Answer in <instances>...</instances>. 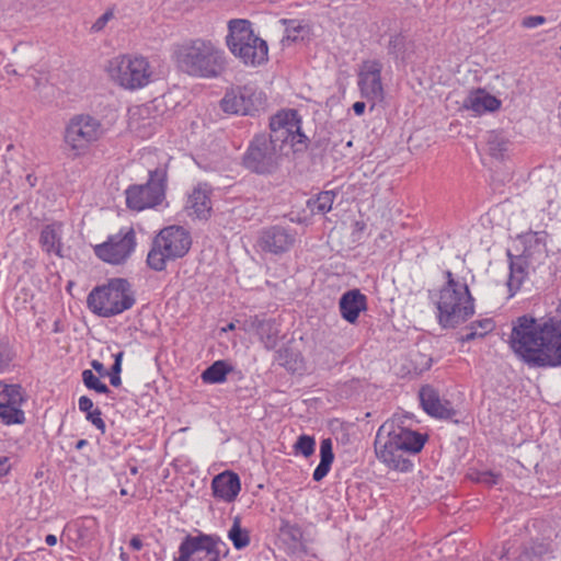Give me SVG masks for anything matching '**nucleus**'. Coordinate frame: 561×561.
Wrapping results in <instances>:
<instances>
[{
	"label": "nucleus",
	"instance_id": "f257e3e1",
	"mask_svg": "<svg viewBox=\"0 0 561 561\" xmlns=\"http://www.w3.org/2000/svg\"><path fill=\"white\" fill-rule=\"evenodd\" d=\"M510 345L531 367L561 366V319L539 324L533 317H518L513 324Z\"/></svg>",
	"mask_w": 561,
	"mask_h": 561
},
{
	"label": "nucleus",
	"instance_id": "f03ea898",
	"mask_svg": "<svg viewBox=\"0 0 561 561\" xmlns=\"http://www.w3.org/2000/svg\"><path fill=\"white\" fill-rule=\"evenodd\" d=\"M171 59L180 72L197 79H218L228 69L226 51L217 42L205 37L175 43L171 49Z\"/></svg>",
	"mask_w": 561,
	"mask_h": 561
},
{
	"label": "nucleus",
	"instance_id": "7ed1b4c3",
	"mask_svg": "<svg viewBox=\"0 0 561 561\" xmlns=\"http://www.w3.org/2000/svg\"><path fill=\"white\" fill-rule=\"evenodd\" d=\"M425 442V435L403 427L393 421H387L377 431L375 453L377 458L389 469L409 472L413 468L409 455L420 453Z\"/></svg>",
	"mask_w": 561,
	"mask_h": 561
},
{
	"label": "nucleus",
	"instance_id": "20e7f679",
	"mask_svg": "<svg viewBox=\"0 0 561 561\" xmlns=\"http://www.w3.org/2000/svg\"><path fill=\"white\" fill-rule=\"evenodd\" d=\"M226 45L245 66L256 67L267 60V43L254 33L248 20L233 19L228 22Z\"/></svg>",
	"mask_w": 561,
	"mask_h": 561
},
{
	"label": "nucleus",
	"instance_id": "39448f33",
	"mask_svg": "<svg viewBox=\"0 0 561 561\" xmlns=\"http://www.w3.org/2000/svg\"><path fill=\"white\" fill-rule=\"evenodd\" d=\"M135 302L131 285L124 278H113L107 284L93 288L87 299L89 309L103 318L121 314Z\"/></svg>",
	"mask_w": 561,
	"mask_h": 561
},
{
	"label": "nucleus",
	"instance_id": "423d86ee",
	"mask_svg": "<svg viewBox=\"0 0 561 561\" xmlns=\"http://www.w3.org/2000/svg\"><path fill=\"white\" fill-rule=\"evenodd\" d=\"M192 245L190 232L181 226H169L159 231L147 255L148 266L162 272L169 262L184 257Z\"/></svg>",
	"mask_w": 561,
	"mask_h": 561
},
{
	"label": "nucleus",
	"instance_id": "0eeeda50",
	"mask_svg": "<svg viewBox=\"0 0 561 561\" xmlns=\"http://www.w3.org/2000/svg\"><path fill=\"white\" fill-rule=\"evenodd\" d=\"M436 307L438 323L445 329L456 328L474 313V299L468 285L440 288Z\"/></svg>",
	"mask_w": 561,
	"mask_h": 561
},
{
	"label": "nucleus",
	"instance_id": "6e6552de",
	"mask_svg": "<svg viewBox=\"0 0 561 561\" xmlns=\"http://www.w3.org/2000/svg\"><path fill=\"white\" fill-rule=\"evenodd\" d=\"M168 183L167 164L149 170V179L145 184L130 185L126 194V205L133 210H144L160 205L165 197Z\"/></svg>",
	"mask_w": 561,
	"mask_h": 561
},
{
	"label": "nucleus",
	"instance_id": "1a4fd4ad",
	"mask_svg": "<svg viewBox=\"0 0 561 561\" xmlns=\"http://www.w3.org/2000/svg\"><path fill=\"white\" fill-rule=\"evenodd\" d=\"M107 71L122 87L130 90L147 85L151 77L149 62L140 56L115 57L110 60Z\"/></svg>",
	"mask_w": 561,
	"mask_h": 561
},
{
	"label": "nucleus",
	"instance_id": "9d476101",
	"mask_svg": "<svg viewBox=\"0 0 561 561\" xmlns=\"http://www.w3.org/2000/svg\"><path fill=\"white\" fill-rule=\"evenodd\" d=\"M103 134L104 127L100 119L89 114H78L71 117L66 126L65 144L80 156L101 139Z\"/></svg>",
	"mask_w": 561,
	"mask_h": 561
},
{
	"label": "nucleus",
	"instance_id": "9b49d317",
	"mask_svg": "<svg viewBox=\"0 0 561 561\" xmlns=\"http://www.w3.org/2000/svg\"><path fill=\"white\" fill-rule=\"evenodd\" d=\"M280 161V148L278 145L272 144L267 134L255 135L243 156V165L257 174L274 173Z\"/></svg>",
	"mask_w": 561,
	"mask_h": 561
},
{
	"label": "nucleus",
	"instance_id": "f8f14e48",
	"mask_svg": "<svg viewBox=\"0 0 561 561\" xmlns=\"http://www.w3.org/2000/svg\"><path fill=\"white\" fill-rule=\"evenodd\" d=\"M270 129L267 137L272 144L278 145L280 150L285 144H290L293 147L306 145L307 137L301 131V119L296 110L280 111L272 116Z\"/></svg>",
	"mask_w": 561,
	"mask_h": 561
},
{
	"label": "nucleus",
	"instance_id": "ddd939ff",
	"mask_svg": "<svg viewBox=\"0 0 561 561\" xmlns=\"http://www.w3.org/2000/svg\"><path fill=\"white\" fill-rule=\"evenodd\" d=\"M136 234L131 227L122 228L118 233L110 236L107 241L94 247L95 255L104 262L121 264L134 252Z\"/></svg>",
	"mask_w": 561,
	"mask_h": 561
},
{
	"label": "nucleus",
	"instance_id": "4468645a",
	"mask_svg": "<svg viewBox=\"0 0 561 561\" xmlns=\"http://www.w3.org/2000/svg\"><path fill=\"white\" fill-rule=\"evenodd\" d=\"M26 399L20 385H8L0 381V424L21 425L25 422L22 410Z\"/></svg>",
	"mask_w": 561,
	"mask_h": 561
},
{
	"label": "nucleus",
	"instance_id": "2eb2a0df",
	"mask_svg": "<svg viewBox=\"0 0 561 561\" xmlns=\"http://www.w3.org/2000/svg\"><path fill=\"white\" fill-rule=\"evenodd\" d=\"M215 553H228L226 543L219 537L204 534L187 535L179 547L178 558L184 557V561H193L195 558H207Z\"/></svg>",
	"mask_w": 561,
	"mask_h": 561
},
{
	"label": "nucleus",
	"instance_id": "dca6fc26",
	"mask_svg": "<svg viewBox=\"0 0 561 561\" xmlns=\"http://www.w3.org/2000/svg\"><path fill=\"white\" fill-rule=\"evenodd\" d=\"M261 251L273 255H282L295 245L296 231L279 225L264 228L257 238Z\"/></svg>",
	"mask_w": 561,
	"mask_h": 561
},
{
	"label": "nucleus",
	"instance_id": "f3484780",
	"mask_svg": "<svg viewBox=\"0 0 561 561\" xmlns=\"http://www.w3.org/2000/svg\"><path fill=\"white\" fill-rule=\"evenodd\" d=\"M381 70L382 65L378 60H366L363 62L358 75V87L364 98L373 101L382 100Z\"/></svg>",
	"mask_w": 561,
	"mask_h": 561
},
{
	"label": "nucleus",
	"instance_id": "a211bd4d",
	"mask_svg": "<svg viewBox=\"0 0 561 561\" xmlns=\"http://www.w3.org/2000/svg\"><path fill=\"white\" fill-rule=\"evenodd\" d=\"M510 262V276L507 287L511 296H514L526 283L536 284L542 274L539 270L530 267L524 259L507 252Z\"/></svg>",
	"mask_w": 561,
	"mask_h": 561
},
{
	"label": "nucleus",
	"instance_id": "6ab92c4d",
	"mask_svg": "<svg viewBox=\"0 0 561 561\" xmlns=\"http://www.w3.org/2000/svg\"><path fill=\"white\" fill-rule=\"evenodd\" d=\"M523 245L524 249L517 256L524 259V261L530 264V267L546 273L548 250L543 236L539 232L527 233L523 237Z\"/></svg>",
	"mask_w": 561,
	"mask_h": 561
},
{
	"label": "nucleus",
	"instance_id": "aec40b11",
	"mask_svg": "<svg viewBox=\"0 0 561 561\" xmlns=\"http://www.w3.org/2000/svg\"><path fill=\"white\" fill-rule=\"evenodd\" d=\"M255 100L252 89L242 87L228 91L220 101V106L226 113L249 115L255 111Z\"/></svg>",
	"mask_w": 561,
	"mask_h": 561
},
{
	"label": "nucleus",
	"instance_id": "412c9836",
	"mask_svg": "<svg viewBox=\"0 0 561 561\" xmlns=\"http://www.w3.org/2000/svg\"><path fill=\"white\" fill-rule=\"evenodd\" d=\"M420 401L423 410L436 419H451L456 415L451 403L439 397L438 392L431 386H424L420 390Z\"/></svg>",
	"mask_w": 561,
	"mask_h": 561
},
{
	"label": "nucleus",
	"instance_id": "4be33fe9",
	"mask_svg": "<svg viewBox=\"0 0 561 561\" xmlns=\"http://www.w3.org/2000/svg\"><path fill=\"white\" fill-rule=\"evenodd\" d=\"M367 309V297L357 288L345 291L339 300L341 317L348 323H356L362 311Z\"/></svg>",
	"mask_w": 561,
	"mask_h": 561
},
{
	"label": "nucleus",
	"instance_id": "5701e85b",
	"mask_svg": "<svg viewBox=\"0 0 561 561\" xmlns=\"http://www.w3.org/2000/svg\"><path fill=\"white\" fill-rule=\"evenodd\" d=\"M211 489L215 497L232 502L241 489L240 478L231 471L219 473L213 479Z\"/></svg>",
	"mask_w": 561,
	"mask_h": 561
},
{
	"label": "nucleus",
	"instance_id": "b1692460",
	"mask_svg": "<svg viewBox=\"0 0 561 561\" xmlns=\"http://www.w3.org/2000/svg\"><path fill=\"white\" fill-rule=\"evenodd\" d=\"M501 106L500 100L482 89L469 93L463 101V107L477 114L496 111Z\"/></svg>",
	"mask_w": 561,
	"mask_h": 561
},
{
	"label": "nucleus",
	"instance_id": "393cba45",
	"mask_svg": "<svg viewBox=\"0 0 561 561\" xmlns=\"http://www.w3.org/2000/svg\"><path fill=\"white\" fill-rule=\"evenodd\" d=\"M250 327L255 331L265 348L272 350L276 346L279 330L275 320L254 317L250 321Z\"/></svg>",
	"mask_w": 561,
	"mask_h": 561
},
{
	"label": "nucleus",
	"instance_id": "a878e982",
	"mask_svg": "<svg viewBox=\"0 0 561 561\" xmlns=\"http://www.w3.org/2000/svg\"><path fill=\"white\" fill-rule=\"evenodd\" d=\"M186 210L190 216L206 219L211 210L209 193L202 186H197L188 195Z\"/></svg>",
	"mask_w": 561,
	"mask_h": 561
},
{
	"label": "nucleus",
	"instance_id": "bb28decb",
	"mask_svg": "<svg viewBox=\"0 0 561 561\" xmlns=\"http://www.w3.org/2000/svg\"><path fill=\"white\" fill-rule=\"evenodd\" d=\"M61 234L62 225L60 222H54L47 225L42 229L39 243L44 251L47 253H55L58 256L61 254Z\"/></svg>",
	"mask_w": 561,
	"mask_h": 561
},
{
	"label": "nucleus",
	"instance_id": "cd10ccee",
	"mask_svg": "<svg viewBox=\"0 0 561 561\" xmlns=\"http://www.w3.org/2000/svg\"><path fill=\"white\" fill-rule=\"evenodd\" d=\"M333 460L334 454L332 449V440L330 438H324L320 443V463L317 466L312 474L314 481H321L329 473Z\"/></svg>",
	"mask_w": 561,
	"mask_h": 561
},
{
	"label": "nucleus",
	"instance_id": "c85d7f7f",
	"mask_svg": "<svg viewBox=\"0 0 561 561\" xmlns=\"http://www.w3.org/2000/svg\"><path fill=\"white\" fill-rule=\"evenodd\" d=\"M232 370V366L225 360H217L202 373V380L206 383H221L227 375Z\"/></svg>",
	"mask_w": 561,
	"mask_h": 561
},
{
	"label": "nucleus",
	"instance_id": "c756f323",
	"mask_svg": "<svg viewBox=\"0 0 561 561\" xmlns=\"http://www.w3.org/2000/svg\"><path fill=\"white\" fill-rule=\"evenodd\" d=\"M486 146L490 156L495 159H504L510 148V141L500 133L489 131Z\"/></svg>",
	"mask_w": 561,
	"mask_h": 561
},
{
	"label": "nucleus",
	"instance_id": "7c9ffc66",
	"mask_svg": "<svg viewBox=\"0 0 561 561\" xmlns=\"http://www.w3.org/2000/svg\"><path fill=\"white\" fill-rule=\"evenodd\" d=\"M335 196L334 191H323L317 197L310 198L307 206L313 214H327L332 209Z\"/></svg>",
	"mask_w": 561,
	"mask_h": 561
},
{
	"label": "nucleus",
	"instance_id": "2f4dec72",
	"mask_svg": "<svg viewBox=\"0 0 561 561\" xmlns=\"http://www.w3.org/2000/svg\"><path fill=\"white\" fill-rule=\"evenodd\" d=\"M228 538L237 550L244 549L250 545V533L241 527L240 517H234L232 526L228 530Z\"/></svg>",
	"mask_w": 561,
	"mask_h": 561
},
{
	"label": "nucleus",
	"instance_id": "473e14b6",
	"mask_svg": "<svg viewBox=\"0 0 561 561\" xmlns=\"http://www.w3.org/2000/svg\"><path fill=\"white\" fill-rule=\"evenodd\" d=\"M494 329V322L491 319L473 321L466 330L467 333L461 336V342H470L477 337H482Z\"/></svg>",
	"mask_w": 561,
	"mask_h": 561
},
{
	"label": "nucleus",
	"instance_id": "72a5a7b5",
	"mask_svg": "<svg viewBox=\"0 0 561 561\" xmlns=\"http://www.w3.org/2000/svg\"><path fill=\"white\" fill-rule=\"evenodd\" d=\"M286 24L285 36L282 39V43H294L298 39H304L305 36L309 33V28L306 24L298 20H288L284 21Z\"/></svg>",
	"mask_w": 561,
	"mask_h": 561
},
{
	"label": "nucleus",
	"instance_id": "f704fd0d",
	"mask_svg": "<svg viewBox=\"0 0 561 561\" xmlns=\"http://www.w3.org/2000/svg\"><path fill=\"white\" fill-rule=\"evenodd\" d=\"M407 37L399 33L394 34L390 37L388 44V53L392 55L396 59H405L407 51Z\"/></svg>",
	"mask_w": 561,
	"mask_h": 561
},
{
	"label": "nucleus",
	"instance_id": "c9c22d12",
	"mask_svg": "<svg viewBox=\"0 0 561 561\" xmlns=\"http://www.w3.org/2000/svg\"><path fill=\"white\" fill-rule=\"evenodd\" d=\"M82 381L84 386L90 389L94 390L98 393H110L108 387L103 383L98 376H95L92 370L85 369L82 371Z\"/></svg>",
	"mask_w": 561,
	"mask_h": 561
},
{
	"label": "nucleus",
	"instance_id": "e433bc0d",
	"mask_svg": "<svg viewBox=\"0 0 561 561\" xmlns=\"http://www.w3.org/2000/svg\"><path fill=\"white\" fill-rule=\"evenodd\" d=\"M316 440L312 436L300 435L295 445L294 451L296 455H302L304 457H310L314 453Z\"/></svg>",
	"mask_w": 561,
	"mask_h": 561
},
{
	"label": "nucleus",
	"instance_id": "4c0bfd02",
	"mask_svg": "<svg viewBox=\"0 0 561 561\" xmlns=\"http://www.w3.org/2000/svg\"><path fill=\"white\" fill-rule=\"evenodd\" d=\"M13 358L14 353L10 345L0 340V374L9 369Z\"/></svg>",
	"mask_w": 561,
	"mask_h": 561
},
{
	"label": "nucleus",
	"instance_id": "58836bf2",
	"mask_svg": "<svg viewBox=\"0 0 561 561\" xmlns=\"http://www.w3.org/2000/svg\"><path fill=\"white\" fill-rule=\"evenodd\" d=\"M149 108L148 107H138L135 111L130 112L129 116V127L131 130L141 133V127L146 128L147 126H150V123H144L140 124V117L144 116V114H148Z\"/></svg>",
	"mask_w": 561,
	"mask_h": 561
},
{
	"label": "nucleus",
	"instance_id": "ea45409f",
	"mask_svg": "<svg viewBox=\"0 0 561 561\" xmlns=\"http://www.w3.org/2000/svg\"><path fill=\"white\" fill-rule=\"evenodd\" d=\"M85 414L87 420L91 422L98 430H100L102 434H104L106 425L103 419L101 417V410L99 408H95L90 412H87Z\"/></svg>",
	"mask_w": 561,
	"mask_h": 561
},
{
	"label": "nucleus",
	"instance_id": "a19ab883",
	"mask_svg": "<svg viewBox=\"0 0 561 561\" xmlns=\"http://www.w3.org/2000/svg\"><path fill=\"white\" fill-rule=\"evenodd\" d=\"M294 355L288 348H284L278 352V360H280V365L285 366L289 370L297 369V356L291 358Z\"/></svg>",
	"mask_w": 561,
	"mask_h": 561
},
{
	"label": "nucleus",
	"instance_id": "79ce46f5",
	"mask_svg": "<svg viewBox=\"0 0 561 561\" xmlns=\"http://www.w3.org/2000/svg\"><path fill=\"white\" fill-rule=\"evenodd\" d=\"M280 531L284 536L289 537L294 542H299L302 537L300 528L296 525H290L288 523L282 526Z\"/></svg>",
	"mask_w": 561,
	"mask_h": 561
},
{
	"label": "nucleus",
	"instance_id": "37998d69",
	"mask_svg": "<svg viewBox=\"0 0 561 561\" xmlns=\"http://www.w3.org/2000/svg\"><path fill=\"white\" fill-rule=\"evenodd\" d=\"M477 481L486 485H493L497 483L499 474H495L491 471H483L478 474Z\"/></svg>",
	"mask_w": 561,
	"mask_h": 561
},
{
	"label": "nucleus",
	"instance_id": "c03bdc74",
	"mask_svg": "<svg viewBox=\"0 0 561 561\" xmlns=\"http://www.w3.org/2000/svg\"><path fill=\"white\" fill-rule=\"evenodd\" d=\"M113 18L112 11H106L103 13L92 25V30L94 32H100L104 28V26L107 24V22Z\"/></svg>",
	"mask_w": 561,
	"mask_h": 561
},
{
	"label": "nucleus",
	"instance_id": "a18cd8bd",
	"mask_svg": "<svg viewBox=\"0 0 561 561\" xmlns=\"http://www.w3.org/2000/svg\"><path fill=\"white\" fill-rule=\"evenodd\" d=\"M545 21H546V19L541 15H530V16H526L523 20L522 24L524 27L533 28V27L543 24Z\"/></svg>",
	"mask_w": 561,
	"mask_h": 561
},
{
	"label": "nucleus",
	"instance_id": "49530a36",
	"mask_svg": "<svg viewBox=\"0 0 561 561\" xmlns=\"http://www.w3.org/2000/svg\"><path fill=\"white\" fill-rule=\"evenodd\" d=\"M445 276H446V284L442 288H451V287H459V286L467 285L465 282H460L459 279H456L450 271H446Z\"/></svg>",
	"mask_w": 561,
	"mask_h": 561
},
{
	"label": "nucleus",
	"instance_id": "de8ad7c7",
	"mask_svg": "<svg viewBox=\"0 0 561 561\" xmlns=\"http://www.w3.org/2000/svg\"><path fill=\"white\" fill-rule=\"evenodd\" d=\"M78 405H79V410L84 412V413L90 412L91 410H93V402L87 396H82V397L79 398Z\"/></svg>",
	"mask_w": 561,
	"mask_h": 561
},
{
	"label": "nucleus",
	"instance_id": "09e8293b",
	"mask_svg": "<svg viewBox=\"0 0 561 561\" xmlns=\"http://www.w3.org/2000/svg\"><path fill=\"white\" fill-rule=\"evenodd\" d=\"M123 356H124L123 352H118L117 354H115V356H114L115 360L111 368L112 371L110 374L121 375Z\"/></svg>",
	"mask_w": 561,
	"mask_h": 561
},
{
	"label": "nucleus",
	"instance_id": "8fccbe9b",
	"mask_svg": "<svg viewBox=\"0 0 561 561\" xmlns=\"http://www.w3.org/2000/svg\"><path fill=\"white\" fill-rule=\"evenodd\" d=\"M91 366L101 377L108 375V371L101 362L94 359L92 360Z\"/></svg>",
	"mask_w": 561,
	"mask_h": 561
},
{
	"label": "nucleus",
	"instance_id": "3c124183",
	"mask_svg": "<svg viewBox=\"0 0 561 561\" xmlns=\"http://www.w3.org/2000/svg\"><path fill=\"white\" fill-rule=\"evenodd\" d=\"M9 459L7 457H0V477L8 474L10 466L8 465Z\"/></svg>",
	"mask_w": 561,
	"mask_h": 561
},
{
	"label": "nucleus",
	"instance_id": "603ef678",
	"mask_svg": "<svg viewBox=\"0 0 561 561\" xmlns=\"http://www.w3.org/2000/svg\"><path fill=\"white\" fill-rule=\"evenodd\" d=\"M366 104L364 102H355L353 104V111L356 115L360 116L365 112Z\"/></svg>",
	"mask_w": 561,
	"mask_h": 561
},
{
	"label": "nucleus",
	"instance_id": "864d4df0",
	"mask_svg": "<svg viewBox=\"0 0 561 561\" xmlns=\"http://www.w3.org/2000/svg\"><path fill=\"white\" fill-rule=\"evenodd\" d=\"M129 546L134 550H140L142 548V541L138 536H134L129 541Z\"/></svg>",
	"mask_w": 561,
	"mask_h": 561
},
{
	"label": "nucleus",
	"instance_id": "5fc2aeb1",
	"mask_svg": "<svg viewBox=\"0 0 561 561\" xmlns=\"http://www.w3.org/2000/svg\"><path fill=\"white\" fill-rule=\"evenodd\" d=\"M110 375V382L114 387H118L122 383V379L119 375L115 374H108Z\"/></svg>",
	"mask_w": 561,
	"mask_h": 561
},
{
	"label": "nucleus",
	"instance_id": "6e6d98bb",
	"mask_svg": "<svg viewBox=\"0 0 561 561\" xmlns=\"http://www.w3.org/2000/svg\"><path fill=\"white\" fill-rule=\"evenodd\" d=\"M221 553H215L214 556L207 558H195L193 561H219Z\"/></svg>",
	"mask_w": 561,
	"mask_h": 561
},
{
	"label": "nucleus",
	"instance_id": "4d7b16f0",
	"mask_svg": "<svg viewBox=\"0 0 561 561\" xmlns=\"http://www.w3.org/2000/svg\"><path fill=\"white\" fill-rule=\"evenodd\" d=\"M424 362L422 363V367L420 368V371H423L425 369H428L432 365V358L427 356H423Z\"/></svg>",
	"mask_w": 561,
	"mask_h": 561
},
{
	"label": "nucleus",
	"instance_id": "13d9d810",
	"mask_svg": "<svg viewBox=\"0 0 561 561\" xmlns=\"http://www.w3.org/2000/svg\"><path fill=\"white\" fill-rule=\"evenodd\" d=\"M45 542L48 546H55L57 543V537L55 535L49 534L46 536Z\"/></svg>",
	"mask_w": 561,
	"mask_h": 561
},
{
	"label": "nucleus",
	"instance_id": "bf43d9fd",
	"mask_svg": "<svg viewBox=\"0 0 561 561\" xmlns=\"http://www.w3.org/2000/svg\"><path fill=\"white\" fill-rule=\"evenodd\" d=\"M354 227L357 231H363L366 225L364 221H355Z\"/></svg>",
	"mask_w": 561,
	"mask_h": 561
},
{
	"label": "nucleus",
	"instance_id": "052dcab7",
	"mask_svg": "<svg viewBox=\"0 0 561 561\" xmlns=\"http://www.w3.org/2000/svg\"><path fill=\"white\" fill-rule=\"evenodd\" d=\"M87 445H88V440L87 439H80V440L77 442L76 448L77 449H82Z\"/></svg>",
	"mask_w": 561,
	"mask_h": 561
},
{
	"label": "nucleus",
	"instance_id": "680f3d73",
	"mask_svg": "<svg viewBox=\"0 0 561 561\" xmlns=\"http://www.w3.org/2000/svg\"><path fill=\"white\" fill-rule=\"evenodd\" d=\"M121 559L123 561H128V554L126 552H124L123 550L121 551Z\"/></svg>",
	"mask_w": 561,
	"mask_h": 561
},
{
	"label": "nucleus",
	"instance_id": "e2e57ef3",
	"mask_svg": "<svg viewBox=\"0 0 561 561\" xmlns=\"http://www.w3.org/2000/svg\"><path fill=\"white\" fill-rule=\"evenodd\" d=\"M234 329V324L233 323H229L227 329H224L225 331L227 330H233Z\"/></svg>",
	"mask_w": 561,
	"mask_h": 561
},
{
	"label": "nucleus",
	"instance_id": "0e129e2a",
	"mask_svg": "<svg viewBox=\"0 0 561 561\" xmlns=\"http://www.w3.org/2000/svg\"><path fill=\"white\" fill-rule=\"evenodd\" d=\"M121 494H122V495H126V494H127L126 490H125V489H122V490H121Z\"/></svg>",
	"mask_w": 561,
	"mask_h": 561
},
{
	"label": "nucleus",
	"instance_id": "69168bd1",
	"mask_svg": "<svg viewBox=\"0 0 561 561\" xmlns=\"http://www.w3.org/2000/svg\"><path fill=\"white\" fill-rule=\"evenodd\" d=\"M346 146L351 147L352 146V140L347 141Z\"/></svg>",
	"mask_w": 561,
	"mask_h": 561
},
{
	"label": "nucleus",
	"instance_id": "338daca9",
	"mask_svg": "<svg viewBox=\"0 0 561 561\" xmlns=\"http://www.w3.org/2000/svg\"><path fill=\"white\" fill-rule=\"evenodd\" d=\"M131 472H133V473H136V472H137V469H136V468H133V469H131Z\"/></svg>",
	"mask_w": 561,
	"mask_h": 561
},
{
	"label": "nucleus",
	"instance_id": "774afa93",
	"mask_svg": "<svg viewBox=\"0 0 561 561\" xmlns=\"http://www.w3.org/2000/svg\"><path fill=\"white\" fill-rule=\"evenodd\" d=\"M507 554H508V550H506L505 553L501 558H503V557H505Z\"/></svg>",
	"mask_w": 561,
	"mask_h": 561
}]
</instances>
